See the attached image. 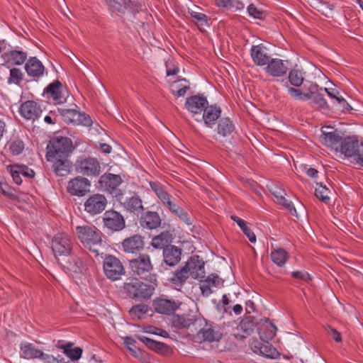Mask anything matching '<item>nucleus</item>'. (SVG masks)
I'll use <instances>...</instances> for the list:
<instances>
[{
  "label": "nucleus",
  "instance_id": "nucleus-60",
  "mask_svg": "<svg viewBox=\"0 0 363 363\" xmlns=\"http://www.w3.org/2000/svg\"><path fill=\"white\" fill-rule=\"evenodd\" d=\"M206 280H207L212 286L215 287H219L222 286L223 283V280L216 274L209 275Z\"/></svg>",
  "mask_w": 363,
  "mask_h": 363
},
{
  "label": "nucleus",
  "instance_id": "nucleus-19",
  "mask_svg": "<svg viewBox=\"0 0 363 363\" xmlns=\"http://www.w3.org/2000/svg\"><path fill=\"white\" fill-rule=\"evenodd\" d=\"M19 112L25 119L34 121L40 116L43 110L35 101H26L21 105Z\"/></svg>",
  "mask_w": 363,
  "mask_h": 363
},
{
  "label": "nucleus",
  "instance_id": "nucleus-27",
  "mask_svg": "<svg viewBox=\"0 0 363 363\" xmlns=\"http://www.w3.org/2000/svg\"><path fill=\"white\" fill-rule=\"evenodd\" d=\"M182 250L180 248L170 245L163 250L164 262L166 264L173 267L181 260Z\"/></svg>",
  "mask_w": 363,
  "mask_h": 363
},
{
  "label": "nucleus",
  "instance_id": "nucleus-39",
  "mask_svg": "<svg viewBox=\"0 0 363 363\" xmlns=\"http://www.w3.org/2000/svg\"><path fill=\"white\" fill-rule=\"evenodd\" d=\"M4 59L7 62L12 65H21L26 61L27 58L26 52L20 50H11L4 54Z\"/></svg>",
  "mask_w": 363,
  "mask_h": 363
},
{
  "label": "nucleus",
  "instance_id": "nucleus-48",
  "mask_svg": "<svg viewBox=\"0 0 363 363\" xmlns=\"http://www.w3.org/2000/svg\"><path fill=\"white\" fill-rule=\"evenodd\" d=\"M303 73L298 69H292L289 74V81L294 86H300L303 82Z\"/></svg>",
  "mask_w": 363,
  "mask_h": 363
},
{
  "label": "nucleus",
  "instance_id": "nucleus-28",
  "mask_svg": "<svg viewBox=\"0 0 363 363\" xmlns=\"http://www.w3.org/2000/svg\"><path fill=\"white\" fill-rule=\"evenodd\" d=\"M267 65L265 71L272 77H279L286 74L288 69L281 60L272 59Z\"/></svg>",
  "mask_w": 363,
  "mask_h": 363
},
{
  "label": "nucleus",
  "instance_id": "nucleus-2",
  "mask_svg": "<svg viewBox=\"0 0 363 363\" xmlns=\"http://www.w3.org/2000/svg\"><path fill=\"white\" fill-rule=\"evenodd\" d=\"M77 238L82 245L89 251L99 255L102 245V233L94 225H84L76 227Z\"/></svg>",
  "mask_w": 363,
  "mask_h": 363
},
{
  "label": "nucleus",
  "instance_id": "nucleus-16",
  "mask_svg": "<svg viewBox=\"0 0 363 363\" xmlns=\"http://www.w3.org/2000/svg\"><path fill=\"white\" fill-rule=\"evenodd\" d=\"M257 325L256 318L253 316H246L240 322L233 335L236 339H245L250 336Z\"/></svg>",
  "mask_w": 363,
  "mask_h": 363
},
{
  "label": "nucleus",
  "instance_id": "nucleus-10",
  "mask_svg": "<svg viewBox=\"0 0 363 363\" xmlns=\"http://www.w3.org/2000/svg\"><path fill=\"white\" fill-rule=\"evenodd\" d=\"M75 166L77 172L88 177H96L101 172L100 163L91 157L77 160Z\"/></svg>",
  "mask_w": 363,
  "mask_h": 363
},
{
  "label": "nucleus",
  "instance_id": "nucleus-23",
  "mask_svg": "<svg viewBox=\"0 0 363 363\" xmlns=\"http://www.w3.org/2000/svg\"><path fill=\"white\" fill-rule=\"evenodd\" d=\"M44 93L52 97L55 104H61L66 101V96L63 93V86L59 80L50 83L45 89Z\"/></svg>",
  "mask_w": 363,
  "mask_h": 363
},
{
  "label": "nucleus",
  "instance_id": "nucleus-61",
  "mask_svg": "<svg viewBox=\"0 0 363 363\" xmlns=\"http://www.w3.org/2000/svg\"><path fill=\"white\" fill-rule=\"evenodd\" d=\"M318 86L317 84H313V85L311 86V87L308 89V90L306 92L303 91L301 101H306V100H308V99L313 100L315 93L318 90Z\"/></svg>",
  "mask_w": 363,
  "mask_h": 363
},
{
  "label": "nucleus",
  "instance_id": "nucleus-13",
  "mask_svg": "<svg viewBox=\"0 0 363 363\" xmlns=\"http://www.w3.org/2000/svg\"><path fill=\"white\" fill-rule=\"evenodd\" d=\"M129 264L133 273L138 276L145 275L153 269L147 254H141L137 258L130 260Z\"/></svg>",
  "mask_w": 363,
  "mask_h": 363
},
{
  "label": "nucleus",
  "instance_id": "nucleus-1",
  "mask_svg": "<svg viewBox=\"0 0 363 363\" xmlns=\"http://www.w3.org/2000/svg\"><path fill=\"white\" fill-rule=\"evenodd\" d=\"M156 284L146 283L135 277H128L122 286L126 297L143 301L150 299L155 290Z\"/></svg>",
  "mask_w": 363,
  "mask_h": 363
},
{
  "label": "nucleus",
  "instance_id": "nucleus-45",
  "mask_svg": "<svg viewBox=\"0 0 363 363\" xmlns=\"http://www.w3.org/2000/svg\"><path fill=\"white\" fill-rule=\"evenodd\" d=\"M58 112L67 123H74L79 120V111L74 108H58Z\"/></svg>",
  "mask_w": 363,
  "mask_h": 363
},
{
  "label": "nucleus",
  "instance_id": "nucleus-11",
  "mask_svg": "<svg viewBox=\"0 0 363 363\" xmlns=\"http://www.w3.org/2000/svg\"><path fill=\"white\" fill-rule=\"evenodd\" d=\"M106 196L101 194H94L90 196L84 202V211L91 216L102 213L107 205Z\"/></svg>",
  "mask_w": 363,
  "mask_h": 363
},
{
  "label": "nucleus",
  "instance_id": "nucleus-3",
  "mask_svg": "<svg viewBox=\"0 0 363 363\" xmlns=\"http://www.w3.org/2000/svg\"><path fill=\"white\" fill-rule=\"evenodd\" d=\"M73 150L72 141L67 137H54L47 146L46 158L55 160L59 157H68Z\"/></svg>",
  "mask_w": 363,
  "mask_h": 363
},
{
  "label": "nucleus",
  "instance_id": "nucleus-9",
  "mask_svg": "<svg viewBox=\"0 0 363 363\" xmlns=\"http://www.w3.org/2000/svg\"><path fill=\"white\" fill-rule=\"evenodd\" d=\"M196 333L200 339L208 342H218L223 336L219 325L206 320L202 326H199Z\"/></svg>",
  "mask_w": 363,
  "mask_h": 363
},
{
  "label": "nucleus",
  "instance_id": "nucleus-49",
  "mask_svg": "<svg viewBox=\"0 0 363 363\" xmlns=\"http://www.w3.org/2000/svg\"><path fill=\"white\" fill-rule=\"evenodd\" d=\"M24 143L21 139H15L9 143V150L13 155H20L24 150Z\"/></svg>",
  "mask_w": 363,
  "mask_h": 363
},
{
  "label": "nucleus",
  "instance_id": "nucleus-34",
  "mask_svg": "<svg viewBox=\"0 0 363 363\" xmlns=\"http://www.w3.org/2000/svg\"><path fill=\"white\" fill-rule=\"evenodd\" d=\"M260 338L267 342L272 340L276 335L277 327L269 321L268 318L264 320V323L257 328Z\"/></svg>",
  "mask_w": 363,
  "mask_h": 363
},
{
  "label": "nucleus",
  "instance_id": "nucleus-31",
  "mask_svg": "<svg viewBox=\"0 0 363 363\" xmlns=\"http://www.w3.org/2000/svg\"><path fill=\"white\" fill-rule=\"evenodd\" d=\"M49 161L53 162L52 168L56 175L65 177L70 172L72 162L68 160V157H59L55 160Z\"/></svg>",
  "mask_w": 363,
  "mask_h": 363
},
{
  "label": "nucleus",
  "instance_id": "nucleus-33",
  "mask_svg": "<svg viewBox=\"0 0 363 363\" xmlns=\"http://www.w3.org/2000/svg\"><path fill=\"white\" fill-rule=\"evenodd\" d=\"M250 54L253 62L257 65H266L269 62L270 57L265 52L264 48L262 45L252 46Z\"/></svg>",
  "mask_w": 363,
  "mask_h": 363
},
{
  "label": "nucleus",
  "instance_id": "nucleus-40",
  "mask_svg": "<svg viewBox=\"0 0 363 363\" xmlns=\"http://www.w3.org/2000/svg\"><path fill=\"white\" fill-rule=\"evenodd\" d=\"M150 186L151 189L157 195V198L160 200L162 204H164L172 196L167 192L165 187L159 182H150Z\"/></svg>",
  "mask_w": 363,
  "mask_h": 363
},
{
  "label": "nucleus",
  "instance_id": "nucleus-8",
  "mask_svg": "<svg viewBox=\"0 0 363 363\" xmlns=\"http://www.w3.org/2000/svg\"><path fill=\"white\" fill-rule=\"evenodd\" d=\"M114 196L123 207L124 210L128 213L138 216L145 210L143 201L137 194H134L129 198L124 199L123 194L120 191L116 194Z\"/></svg>",
  "mask_w": 363,
  "mask_h": 363
},
{
  "label": "nucleus",
  "instance_id": "nucleus-64",
  "mask_svg": "<svg viewBox=\"0 0 363 363\" xmlns=\"http://www.w3.org/2000/svg\"><path fill=\"white\" fill-rule=\"evenodd\" d=\"M354 161L359 166L363 167V141L360 143V146Z\"/></svg>",
  "mask_w": 363,
  "mask_h": 363
},
{
  "label": "nucleus",
  "instance_id": "nucleus-4",
  "mask_svg": "<svg viewBox=\"0 0 363 363\" xmlns=\"http://www.w3.org/2000/svg\"><path fill=\"white\" fill-rule=\"evenodd\" d=\"M104 227L111 233L120 232L125 228L124 216L113 209L107 210L103 215Z\"/></svg>",
  "mask_w": 363,
  "mask_h": 363
},
{
  "label": "nucleus",
  "instance_id": "nucleus-5",
  "mask_svg": "<svg viewBox=\"0 0 363 363\" xmlns=\"http://www.w3.org/2000/svg\"><path fill=\"white\" fill-rule=\"evenodd\" d=\"M172 323L174 326L179 329H189L191 332L196 333L199 326L206 323V319L201 315H177L173 317Z\"/></svg>",
  "mask_w": 363,
  "mask_h": 363
},
{
  "label": "nucleus",
  "instance_id": "nucleus-51",
  "mask_svg": "<svg viewBox=\"0 0 363 363\" xmlns=\"http://www.w3.org/2000/svg\"><path fill=\"white\" fill-rule=\"evenodd\" d=\"M277 199V202L283 206L284 208L289 209L292 215L296 214V210L294 207L291 201H289L283 195H279V193H273Z\"/></svg>",
  "mask_w": 363,
  "mask_h": 363
},
{
  "label": "nucleus",
  "instance_id": "nucleus-63",
  "mask_svg": "<svg viewBox=\"0 0 363 363\" xmlns=\"http://www.w3.org/2000/svg\"><path fill=\"white\" fill-rule=\"evenodd\" d=\"M326 330H327V333L335 340V342H342L341 334L336 329H335L330 326H328Z\"/></svg>",
  "mask_w": 363,
  "mask_h": 363
},
{
  "label": "nucleus",
  "instance_id": "nucleus-25",
  "mask_svg": "<svg viewBox=\"0 0 363 363\" xmlns=\"http://www.w3.org/2000/svg\"><path fill=\"white\" fill-rule=\"evenodd\" d=\"M360 143L358 140L352 138H346L342 140L340 146V152L347 157H352L353 160L357 156Z\"/></svg>",
  "mask_w": 363,
  "mask_h": 363
},
{
  "label": "nucleus",
  "instance_id": "nucleus-15",
  "mask_svg": "<svg viewBox=\"0 0 363 363\" xmlns=\"http://www.w3.org/2000/svg\"><path fill=\"white\" fill-rule=\"evenodd\" d=\"M189 275L194 279L203 278L205 276L204 262L199 255L191 256L184 266Z\"/></svg>",
  "mask_w": 363,
  "mask_h": 363
},
{
  "label": "nucleus",
  "instance_id": "nucleus-29",
  "mask_svg": "<svg viewBox=\"0 0 363 363\" xmlns=\"http://www.w3.org/2000/svg\"><path fill=\"white\" fill-rule=\"evenodd\" d=\"M84 258L78 256H71L66 262L65 267L70 272L74 274H84L86 269V264Z\"/></svg>",
  "mask_w": 363,
  "mask_h": 363
},
{
  "label": "nucleus",
  "instance_id": "nucleus-18",
  "mask_svg": "<svg viewBox=\"0 0 363 363\" xmlns=\"http://www.w3.org/2000/svg\"><path fill=\"white\" fill-rule=\"evenodd\" d=\"M90 185L86 178L78 176L69 182L67 191L72 195L82 196L89 191Z\"/></svg>",
  "mask_w": 363,
  "mask_h": 363
},
{
  "label": "nucleus",
  "instance_id": "nucleus-6",
  "mask_svg": "<svg viewBox=\"0 0 363 363\" xmlns=\"http://www.w3.org/2000/svg\"><path fill=\"white\" fill-rule=\"evenodd\" d=\"M104 272L106 277L116 281L125 274V269L119 259L113 255L105 257L103 264Z\"/></svg>",
  "mask_w": 363,
  "mask_h": 363
},
{
  "label": "nucleus",
  "instance_id": "nucleus-43",
  "mask_svg": "<svg viewBox=\"0 0 363 363\" xmlns=\"http://www.w3.org/2000/svg\"><path fill=\"white\" fill-rule=\"evenodd\" d=\"M234 130L233 122L228 118H222L218 125V133L225 137Z\"/></svg>",
  "mask_w": 363,
  "mask_h": 363
},
{
  "label": "nucleus",
  "instance_id": "nucleus-12",
  "mask_svg": "<svg viewBox=\"0 0 363 363\" xmlns=\"http://www.w3.org/2000/svg\"><path fill=\"white\" fill-rule=\"evenodd\" d=\"M21 357L24 359H40L45 363H50L54 357L37 349L32 343L23 342L20 344Z\"/></svg>",
  "mask_w": 363,
  "mask_h": 363
},
{
  "label": "nucleus",
  "instance_id": "nucleus-42",
  "mask_svg": "<svg viewBox=\"0 0 363 363\" xmlns=\"http://www.w3.org/2000/svg\"><path fill=\"white\" fill-rule=\"evenodd\" d=\"M215 4L221 8L233 9L240 11L245 8V4L240 0H214Z\"/></svg>",
  "mask_w": 363,
  "mask_h": 363
},
{
  "label": "nucleus",
  "instance_id": "nucleus-7",
  "mask_svg": "<svg viewBox=\"0 0 363 363\" xmlns=\"http://www.w3.org/2000/svg\"><path fill=\"white\" fill-rule=\"evenodd\" d=\"M51 247L55 257L69 255L72 250V241L65 233H57L52 239Z\"/></svg>",
  "mask_w": 363,
  "mask_h": 363
},
{
  "label": "nucleus",
  "instance_id": "nucleus-59",
  "mask_svg": "<svg viewBox=\"0 0 363 363\" xmlns=\"http://www.w3.org/2000/svg\"><path fill=\"white\" fill-rule=\"evenodd\" d=\"M190 13L191 17L196 21L199 25L203 26L207 23V16L204 13L196 11H191Z\"/></svg>",
  "mask_w": 363,
  "mask_h": 363
},
{
  "label": "nucleus",
  "instance_id": "nucleus-36",
  "mask_svg": "<svg viewBox=\"0 0 363 363\" xmlns=\"http://www.w3.org/2000/svg\"><path fill=\"white\" fill-rule=\"evenodd\" d=\"M110 9L112 11L123 12L125 9H130L132 12L138 11V4L131 1L126 2L125 0H106Z\"/></svg>",
  "mask_w": 363,
  "mask_h": 363
},
{
  "label": "nucleus",
  "instance_id": "nucleus-20",
  "mask_svg": "<svg viewBox=\"0 0 363 363\" xmlns=\"http://www.w3.org/2000/svg\"><path fill=\"white\" fill-rule=\"evenodd\" d=\"M144 238L140 235H133L123 240L121 247L126 253L137 254L144 248Z\"/></svg>",
  "mask_w": 363,
  "mask_h": 363
},
{
  "label": "nucleus",
  "instance_id": "nucleus-52",
  "mask_svg": "<svg viewBox=\"0 0 363 363\" xmlns=\"http://www.w3.org/2000/svg\"><path fill=\"white\" fill-rule=\"evenodd\" d=\"M147 312V306L145 304H138L133 306L129 313L133 318H141Z\"/></svg>",
  "mask_w": 363,
  "mask_h": 363
},
{
  "label": "nucleus",
  "instance_id": "nucleus-21",
  "mask_svg": "<svg viewBox=\"0 0 363 363\" xmlns=\"http://www.w3.org/2000/svg\"><path fill=\"white\" fill-rule=\"evenodd\" d=\"M207 105V99L201 94L188 97L185 103L186 109L194 115L201 113Z\"/></svg>",
  "mask_w": 363,
  "mask_h": 363
},
{
  "label": "nucleus",
  "instance_id": "nucleus-22",
  "mask_svg": "<svg viewBox=\"0 0 363 363\" xmlns=\"http://www.w3.org/2000/svg\"><path fill=\"white\" fill-rule=\"evenodd\" d=\"M152 306L158 313L171 315L179 308V303L173 300L157 298L154 300Z\"/></svg>",
  "mask_w": 363,
  "mask_h": 363
},
{
  "label": "nucleus",
  "instance_id": "nucleus-44",
  "mask_svg": "<svg viewBox=\"0 0 363 363\" xmlns=\"http://www.w3.org/2000/svg\"><path fill=\"white\" fill-rule=\"evenodd\" d=\"M231 218L237 223V224L242 230L243 233L248 238L251 242L254 243L256 242V236L255 233L250 230V228L247 226L246 223L242 219L236 216H232Z\"/></svg>",
  "mask_w": 363,
  "mask_h": 363
},
{
  "label": "nucleus",
  "instance_id": "nucleus-24",
  "mask_svg": "<svg viewBox=\"0 0 363 363\" xmlns=\"http://www.w3.org/2000/svg\"><path fill=\"white\" fill-rule=\"evenodd\" d=\"M139 222L143 228L152 230L160 226L162 220L157 212L148 211L142 213Z\"/></svg>",
  "mask_w": 363,
  "mask_h": 363
},
{
  "label": "nucleus",
  "instance_id": "nucleus-26",
  "mask_svg": "<svg viewBox=\"0 0 363 363\" xmlns=\"http://www.w3.org/2000/svg\"><path fill=\"white\" fill-rule=\"evenodd\" d=\"M25 70L28 76L40 78L43 76L45 67L35 57H30L25 65Z\"/></svg>",
  "mask_w": 363,
  "mask_h": 363
},
{
  "label": "nucleus",
  "instance_id": "nucleus-62",
  "mask_svg": "<svg viewBox=\"0 0 363 363\" xmlns=\"http://www.w3.org/2000/svg\"><path fill=\"white\" fill-rule=\"evenodd\" d=\"M292 277L303 281H309L311 280V277L309 274L305 271H296L293 272L291 274Z\"/></svg>",
  "mask_w": 363,
  "mask_h": 363
},
{
  "label": "nucleus",
  "instance_id": "nucleus-47",
  "mask_svg": "<svg viewBox=\"0 0 363 363\" xmlns=\"http://www.w3.org/2000/svg\"><path fill=\"white\" fill-rule=\"evenodd\" d=\"M330 190L325 186L323 185L322 183H318L317 186L315 189V194L321 201L327 203L330 201L329 194Z\"/></svg>",
  "mask_w": 363,
  "mask_h": 363
},
{
  "label": "nucleus",
  "instance_id": "nucleus-50",
  "mask_svg": "<svg viewBox=\"0 0 363 363\" xmlns=\"http://www.w3.org/2000/svg\"><path fill=\"white\" fill-rule=\"evenodd\" d=\"M259 352L263 356L271 359H274L279 355L277 349L269 344L262 345L259 347Z\"/></svg>",
  "mask_w": 363,
  "mask_h": 363
},
{
  "label": "nucleus",
  "instance_id": "nucleus-35",
  "mask_svg": "<svg viewBox=\"0 0 363 363\" xmlns=\"http://www.w3.org/2000/svg\"><path fill=\"white\" fill-rule=\"evenodd\" d=\"M203 119L204 121L205 124L207 126L211 127L215 124L216 121L220 116L221 110L220 107L210 106L208 105L204 108Z\"/></svg>",
  "mask_w": 363,
  "mask_h": 363
},
{
  "label": "nucleus",
  "instance_id": "nucleus-41",
  "mask_svg": "<svg viewBox=\"0 0 363 363\" xmlns=\"http://www.w3.org/2000/svg\"><path fill=\"white\" fill-rule=\"evenodd\" d=\"M189 277L190 276L189 275L186 269L184 267H183L181 269L175 271L173 276L170 279V281L176 287H181L184 284Z\"/></svg>",
  "mask_w": 363,
  "mask_h": 363
},
{
  "label": "nucleus",
  "instance_id": "nucleus-55",
  "mask_svg": "<svg viewBox=\"0 0 363 363\" xmlns=\"http://www.w3.org/2000/svg\"><path fill=\"white\" fill-rule=\"evenodd\" d=\"M247 13L249 16L257 18V19H262L264 17V12L258 9L254 4H250L247 8Z\"/></svg>",
  "mask_w": 363,
  "mask_h": 363
},
{
  "label": "nucleus",
  "instance_id": "nucleus-54",
  "mask_svg": "<svg viewBox=\"0 0 363 363\" xmlns=\"http://www.w3.org/2000/svg\"><path fill=\"white\" fill-rule=\"evenodd\" d=\"M14 168L18 169V172L21 174L25 177L28 179L33 178L35 176V172L33 169L28 168L26 165L23 164H14Z\"/></svg>",
  "mask_w": 363,
  "mask_h": 363
},
{
  "label": "nucleus",
  "instance_id": "nucleus-17",
  "mask_svg": "<svg viewBox=\"0 0 363 363\" xmlns=\"http://www.w3.org/2000/svg\"><path fill=\"white\" fill-rule=\"evenodd\" d=\"M55 347L62 351V352L72 361L79 360L82 354L83 350L81 347H74V343L63 340L54 341Z\"/></svg>",
  "mask_w": 363,
  "mask_h": 363
},
{
  "label": "nucleus",
  "instance_id": "nucleus-30",
  "mask_svg": "<svg viewBox=\"0 0 363 363\" xmlns=\"http://www.w3.org/2000/svg\"><path fill=\"white\" fill-rule=\"evenodd\" d=\"M163 205L167 207L172 213L177 216L182 221L184 222L187 225H191L192 223L191 217L188 213L174 203L172 201V197Z\"/></svg>",
  "mask_w": 363,
  "mask_h": 363
},
{
  "label": "nucleus",
  "instance_id": "nucleus-37",
  "mask_svg": "<svg viewBox=\"0 0 363 363\" xmlns=\"http://www.w3.org/2000/svg\"><path fill=\"white\" fill-rule=\"evenodd\" d=\"M321 138L323 143L327 146L337 150L342 141V137L336 132H325L322 131Z\"/></svg>",
  "mask_w": 363,
  "mask_h": 363
},
{
  "label": "nucleus",
  "instance_id": "nucleus-53",
  "mask_svg": "<svg viewBox=\"0 0 363 363\" xmlns=\"http://www.w3.org/2000/svg\"><path fill=\"white\" fill-rule=\"evenodd\" d=\"M23 79V73L18 68H12L10 70V77L8 79L9 84L14 83L18 84Z\"/></svg>",
  "mask_w": 363,
  "mask_h": 363
},
{
  "label": "nucleus",
  "instance_id": "nucleus-58",
  "mask_svg": "<svg viewBox=\"0 0 363 363\" xmlns=\"http://www.w3.org/2000/svg\"><path fill=\"white\" fill-rule=\"evenodd\" d=\"M79 120L75 121L74 123L81 124L85 126H91L92 124V121L89 115L86 113H81L79 111Z\"/></svg>",
  "mask_w": 363,
  "mask_h": 363
},
{
  "label": "nucleus",
  "instance_id": "nucleus-32",
  "mask_svg": "<svg viewBox=\"0 0 363 363\" xmlns=\"http://www.w3.org/2000/svg\"><path fill=\"white\" fill-rule=\"evenodd\" d=\"M138 339L148 348L157 353L166 354L172 352V349L163 342H157L144 336H140Z\"/></svg>",
  "mask_w": 363,
  "mask_h": 363
},
{
  "label": "nucleus",
  "instance_id": "nucleus-46",
  "mask_svg": "<svg viewBox=\"0 0 363 363\" xmlns=\"http://www.w3.org/2000/svg\"><path fill=\"white\" fill-rule=\"evenodd\" d=\"M287 252L284 249H278L271 252V258L274 263L282 267L287 260Z\"/></svg>",
  "mask_w": 363,
  "mask_h": 363
},
{
  "label": "nucleus",
  "instance_id": "nucleus-14",
  "mask_svg": "<svg viewBox=\"0 0 363 363\" xmlns=\"http://www.w3.org/2000/svg\"><path fill=\"white\" fill-rule=\"evenodd\" d=\"M122 182L123 180L120 175L105 173L99 179V188L104 191L113 194Z\"/></svg>",
  "mask_w": 363,
  "mask_h": 363
},
{
  "label": "nucleus",
  "instance_id": "nucleus-57",
  "mask_svg": "<svg viewBox=\"0 0 363 363\" xmlns=\"http://www.w3.org/2000/svg\"><path fill=\"white\" fill-rule=\"evenodd\" d=\"M7 170L11 174L13 182L18 184L20 185L22 183V179L21 178V173L18 172V169L14 168V164H11L7 167Z\"/></svg>",
  "mask_w": 363,
  "mask_h": 363
},
{
  "label": "nucleus",
  "instance_id": "nucleus-38",
  "mask_svg": "<svg viewBox=\"0 0 363 363\" xmlns=\"http://www.w3.org/2000/svg\"><path fill=\"white\" fill-rule=\"evenodd\" d=\"M172 240V235L169 231L162 232L155 236L151 242V245L155 249H162L170 246Z\"/></svg>",
  "mask_w": 363,
  "mask_h": 363
},
{
  "label": "nucleus",
  "instance_id": "nucleus-56",
  "mask_svg": "<svg viewBox=\"0 0 363 363\" xmlns=\"http://www.w3.org/2000/svg\"><path fill=\"white\" fill-rule=\"evenodd\" d=\"M313 101L318 106V107L323 108V109H328L329 108L328 104L325 100V99L323 97V96L318 92L315 93V95L313 99Z\"/></svg>",
  "mask_w": 363,
  "mask_h": 363
}]
</instances>
